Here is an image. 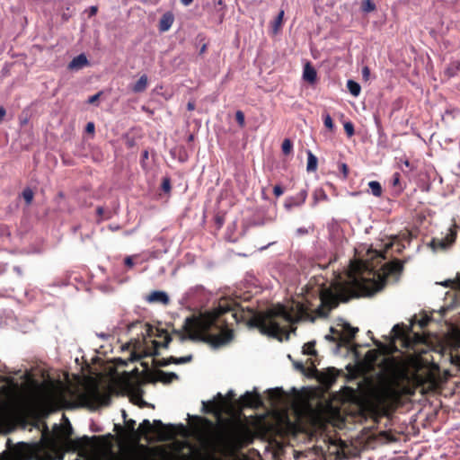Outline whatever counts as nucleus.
<instances>
[{"label": "nucleus", "instance_id": "1", "mask_svg": "<svg viewBox=\"0 0 460 460\" xmlns=\"http://www.w3.org/2000/svg\"><path fill=\"white\" fill-rule=\"evenodd\" d=\"M403 268L404 261L395 259L385 263L382 272L375 273L372 279L354 277L349 281L335 282L329 288H323L320 291L321 303L315 309L308 301L292 300L288 306L278 305L269 309L265 314L252 319L251 324L261 333L283 341L296 331L295 324L298 322L313 323L317 317H327L340 303L375 295L385 287L390 277L398 280Z\"/></svg>", "mask_w": 460, "mask_h": 460}, {"label": "nucleus", "instance_id": "2", "mask_svg": "<svg viewBox=\"0 0 460 460\" xmlns=\"http://www.w3.org/2000/svg\"><path fill=\"white\" fill-rule=\"evenodd\" d=\"M411 379L412 385L393 380L375 388L369 398L358 404L357 415L360 420L370 419L378 423L382 417L391 415L402 404V395H413L417 389L422 394L436 391L440 385L439 366L432 362L419 367Z\"/></svg>", "mask_w": 460, "mask_h": 460}, {"label": "nucleus", "instance_id": "3", "mask_svg": "<svg viewBox=\"0 0 460 460\" xmlns=\"http://www.w3.org/2000/svg\"><path fill=\"white\" fill-rule=\"evenodd\" d=\"M237 305L228 299H221L217 308L208 315H190L184 321L181 330H173L172 335L181 342L191 341L205 342L208 345H226L234 340V330L224 318L231 313L232 318L237 322Z\"/></svg>", "mask_w": 460, "mask_h": 460}, {"label": "nucleus", "instance_id": "4", "mask_svg": "<svg viewBox=\"0 0 460 460\" xmlns=\"http://www.w3.org/2000/svg\"><path fill=\"white\" fill-rule=\"evenodd\" d=\"M434 323L431 314L425 311L414 314L410 319V323H404L395 324L386 337L387 343L381 342L372 337L373 345H395L400 341L401 345H436L430 341L433 336L429 327ZM452 335L456 341V343H447V345H460V327L452 329ZM437 345H444L438 343Z\"/></svg>", "mask_w": 460, "mask_h": 460}, {"label": "nucleus", "instance_id": "5", "mask_svg": "<svg viewBox=\"0 0 460 460\" xmlns=\"http://www.w3.org/2000/svg\"><path fill=\"white\" fill-rule=\"evenodd\" d=\"M226 431L215 439L207 440L206 446L211 453L202 460H218L216 454L227 457L252 442L250 429L240 420H227Z\"/></svg>", "mask_w": 460, "mask_h": 460}, {"label": "nucleus", "instance_id": "6", "mask_svg": "<svg viewBox=\"0 0 460 460\" xmlns=\"http://www.w3.org/2000/svg\"><path fill=\"white\" fill-rule=\"evenodd\" d=\"M129 340L123 345H147V339L152 338V325L143 321H136L128 325Z\"/></svg>", "mask_w": 460, "mask_h": 460}, {"label": "nucleus", "instance_id": "7", "mask_svg": "<svg viewBox=\"0 0 460 460\" xmlns=\"http://www.w3.org/2000/svg\"><path fill=\"white\" fill-rule=\"evenodd\" d=\"M358 328L352 327L349 323H338L336 327L331 328V332L333 336H326L329 341H336V345H360L359 343L353 342Z\"/></svg>", "mask_w": 460, "mask_h": 460}, {"label": "nucleus", "instance_id": "8", "mask_svg": "<svg viewBox=\"0 0 460 460\" xmlns=\"http://www.w3.org/2000/svg\"><path fill=\"white\" fill-rule=\"evenodd\" d=\"M459 229V226L456 224L452 225L446 235L442 238H432V240L429 243V246L434 250H446L449 248L456 239L457 231Z\"/></svg>", "mask_w": 460, "mask_h": 460}, {"label": "nucleus", "instance_id": "9", "mask_svg": "<svg viewBox=\"0 0 460 460\" xmlns=\"http://www.w3.org/2000/svg\"><path fill=\"white\" fill-rule=\"evenodd\" d=\"M395 352H401L398 347H376V349H371L365 355L364 361L367 367H374L381 355H390Z\"/></svg>", "mask_w": 460, "mask_h": 460}, {"label": "nucleus", "instance_id": "10", "mask_svg": "<svg viewBox=\"0 0 460 460\" xmlns=\"http://www.w3.org/2000/svg\"><path fill=\"white\" fill-rule=\"evenodd\" d=\"M152 338L155 339L151 341V345H169L172 341V334L160 325H152Z\"/></svg>", "mask_w": 460, "mask_h": 460}, {"label": "nucleus", "instance_id": "11", "mask_svg": "<svg viewBox=\"0 0 460 460\" xmlns=\"http://www.w3.org/2000/svg\"><path fill=\"white\" fill-rule=\"evenodd\" d=\"M239 401L243 407L259 408L262 406L261 397L256 391L246 392L240 397Z\"/></svg>", "mask_w": 460, "mask_h": 460}, {"label": "nucleus", "instance_id": "12", "mask_svg": "<svg viewBox=\"0 0 460 460\" xmlns=\"http://www.w3.org/2000/svg\"><path fill=\"white\" fill-rule=\"evenodd\" d=\"M431 350L445 353L448 351L452 364L460 368V347H429Z\"/></svg>", "mask_w": 460, "mask_h": 460}, {"label": "nucleus", "instance_id": "13", "mask_svg": "<svg viewBox=\"0 0 460 460\" xmlns=\"http://www.w3.org/2000/svg\"><path fill=\"white\" fill-rule=\"evenodd\" d=\"M306 198L307 190L305 189L301 190L295 196L287 198L284 206L288 210H289L294 207H299L302 204H304L305 202Z\"/></svg>", "mask_w": 460, "mask_h": 460}, {"label": "nucleus", "instance_id": "14", "mask_svg": "<svg viewBox=\"0 0 460 460\" xmlns=\"http://www.w3.org/2000/svg\"><path fill=\"white\" fill-rule=\"evenodd\" d=\"M153 425L155 428L167 430V434L162 435L160 437V440L161 441L171 440V439H172L174 438V436H175V426L174 425H172V424H164L163 421L160 420H155L153 421Z\"/></svg>", "mask_w": 460, "mask_h": 460}, {"label": "nucleus", "instance_id": "15", "mask_svg": "<svg viewBox=\"0 0 460 460\" xmlns=\"http://www.w3.org/2000/svg\"><path fill=\"white\" fill-rule=\"evenodd\" d=\"M99 438H100L99 437H95V436H93L92 438H89L88 436H84V437L76 438V439L67 438L66 444H67V447L69 449L75 451V450H78L80 448L86 447L89 444L90 439H99Z\"/></svg>", "mask_w": 460, "mask_h": 460}, {"label": "nucleus", "instance_id": "16", "mask_svg": "<svg viewBox=\"0 0 460 460\" xmlns=\"http://www.w3.org/2000/svg\"><path fill=\"white\" fill-rule=\"evenodd\" d=\"M146 301L148 303H159L167 305L170 303V298L165 292L155 290L147 296Z\"/></svg>", "mask_w": 460, "mask_h": 460}, {"label": "nucleus", "instance_id": "17", "mask_svg": "<svg viewBox=\"0 0 460 460\" xmlns=\"http://www.w3.org/2000/svg\"><path fill=\"white\" fill-rule=\"evenodd\" d=\"M89 65V61L84 54H80L74 58L68 64L67 68L71 71H77Z\"/></svg>", "mask_w": 460, "mask_h": 460}, {"label": "nucleus", "instance_id": "18", "mask_svg": "<svg viewBox=\"0 0 460 460\" xmlns=\"http://www.w3.org/2000/svg\"><path fill=\"white\" fill-rule=\"evenodd\" d=\"M174 22V16L171 12H167L163 14L159 22V31H167Z\"/></svg>", "mask_w": 460, "mask_h": 460}, {"label": "nucleus", "instance_id": "19", "mask_svg": "<svg viewBox=\"0 0 460 460\" xmlns=\"http://www.w3.org/2000/svg\"><path fill=\"white\" fill-rule=\"evenodd\" d=\"M179 378L178 375L173 372H164L163 370H158L156 372V380L163 384H171L172 381L177 380Z\"/></svg>", "mask_w": 460, "mask_h": 460}, {"label": "nucleus", "instance_id": "20", "mask_svg": "<svg viewBox=\"0 0 460 460\" xmlns=\"http://www.w3.org/2000/svg\"><path fill=\"white\" fill-rule=\"evenodd\" d=\"M304 79L311 84H314L316 81L317 74L314 67L310 64L306 63L304 67V73H303Z\"/></svg>", "mask_w": 460, "mask_h": 460}, {"label": "nucleus", "instance_id": "21", "mask_svg": "<svg viewBox=\"0 0 460 460\" xmlns=\"http://www.w3.org/2000/svg\"><path fill=\"white\" fill-rule=\"evenodd\" d=\"M147 84H148V78L146 75H143L139 77V79L132 86V91L136 93H143L144 91H146Z\"/></svg>", "mask_w": 460, "mask_h": 460}, {"label": "nucleus", "instance_id": "22", "mask_svg": "<svg viewBox=\"0 0 460 460\" xmlns=\"http://www.w3.org/2000/svg\"><path fill=\"white\" fill-rule=\"evenodd\" d=\"M336 378L337 374L335 368H330L328 369V372L323 376L322 382L326 385L331 386L332 384L335 383Z\"/></svg>", "mask_w": 460, "mask_h": 460}, {"label": "nucleus", "instance_id": "23", "mask_svg": "<svg viewBox=\"0 0 460 460\" xmlns=\"http://www.w3.org/2000/svg\"><path fill=\"white\" fill-rule=\"evenodd\" d=\"M317 157L310 151H307V172H315L317 170Z\"/></svg>", "mask_w": 460, "mask_h": 460}, {"label": "nucleus", "instance_id": "24", "mask_svg": "<svg viewBox=\"0 0 460 460\" xmlns=\"http://www.w3.org/2000/svg\"><path fill=\"white\" fill-rule=\"evenodd\" d=\"M392 186L396 189L398 194L402 193L405 189V184L401 181L400 172H394L392 176Z\"/></svg>", "mask_w": 460, "mask_h": 460}, {"label": "nucleus", "instance_id": "25", "mask_svg": "<svg viewBox=\"0 0 460 460\" xmlns=\"http://www.w3.org/2000/svg\"><path fill=\"white\" fill-rule=\"evenodd\" d=\"M136 421L134 420H129L126 421V429L132 434L134 440H140V433L139 428L137 429H135Z\"/></svg>", "mask_w": 460, "mask_h": 460}, {"label": "nucleus", "instance_id": "26", "mask_svg": "<svg viewBox=\"0 0 460 460\" xmlns=\"http://www.w3.org/2000/svg\"><path fill=\"white\" fill-rule=\"evenodd\" d=\"M313 206H315L320 201L328 200V196L323 189H316L313 193Z\"/></svg>", "mask_w": 460, "mask_h": 460}, {"label": "nucleus", "instance_id": "27", "mask_svg": "<svg viewBox=\"0 0 460 460\" xmlns=\"http://www.w3.org/2000/svg\"><path fill=\"white\" fill-rule=\"evenodd\" d=\"M126 386L131 394H133L135 395H138V396L142 395V390L140 387V384L134 383L130 380H128L126 383Z\"/></svg>", "mask_w": 460, "mask_h": 460}, {"label": "nucleus", "instance_id": "28", "mask_svg": "<svg viewBox=\"0 0 460 460\" xmlns=\"http://www.w3.org/2000/svg\"><path fill=\"white\" fill-rule=\"evenodd\" d=\"M153 431V426L148 420H144L139 425V433L140 438L144 435H147L148 433Z\"/></svg>", "mask_w": 460, "mask_h": 460}, {"label": "nucleus", "instance_id": "29", "mask_svg": "<svg viewBox=\"0 0 460 460\" xmlns=\"http://www.w3.org/2000/svg\"><path fill=\"white\" fill-rule=\"evenodd\" d=\"M368 187L371 190V192L376 197H380L383 192V189L381 184L376 181H371L368 182Z\"/></svg>", "mask_w": 460, "mask_h": 460}, {"label": "nucleus", "instance_id": "30", "mask_svg": "<svg viewBox=\"0 0 460 460\" xmlns=\"http://www.w3.org/2000/svg\"><path fill=\"white\" fill-rule=\"evenodd\" d=\"M347 87L349 91V93L353 95V96H358L359 93H360V91H361V87L360 85L353 81V80H349L347 82Z\"/></svg>", "mask_w": 460, "mask_h": 460}, {"label": "nucleus", "instance_id": "31", "mask_svg": "<svg viewBox=\"0 0 460 460\" xmlns=\"http://www.w3.org/2000/svg\"><path fill=\"white\" fill-rule=\"evenodd\" d=\"M283 17H284V11L281 10L272 23V28H273L274 33H277L279 31V30L281 28L282 23H283Z\"/></svg>", "mask_w": 460, "mask_h": 460}, {"label": "nucleus", "instance_id": "32", "mask_svg": "<svg viewBox=\"0 0 460 460\" xmlns=\"http://www.w3.org/2000/svg\"><path fill=\"white\" fill-rule=\"evenodd\" d=\"M323 119L324 126L330 130L333 131L335 128V125L332 121V119L329 113H323Z\"/></svg>", "mask_w": 460, "mask_h": 460}, {"label": "nucleus", "instance_id": "33", "mask_svg": "<svg viewBox=\"0 0 460 460\" xmlns=\"http://www.w3.org/2000/svg\"><path fill=\"white\" fill-rule=\"evenodd\" d=\"M281 149L284 155H289L293 149V143L289 138L283 140Z\"/></svg>", "mask_w": 460, "mask_h": 460}, {"label": "nucleus", "instance_id": "34", "mask_svg": "<svg viewBox=\"0 0 460 460\" xmlns=\"http://www.w3.org/2000/svg\"><path fill=\"white\" fill-rule=\"evenodd\" d=\"M33 191L30 188H26L22 191V198L27 205H30L33 200Z\"/></svg>", "mask_w": 460, "mask_h": 460}, {"label": "nucleus", "instance_id": "35", "mask_svg": "<svg viewBox=\"0 0 460 460\" xmlns=\"http://www.w3.org/2000/svg\"><path fill=\"white\" fill-rule=\"evenodd\" d=\"M283 394V390L281 388H273L268 390V394L272 400H278L279 397H281Z\"/></svg>", "mask_w": 460, "mask_h": 460}, {"label": "nucleus", "instance_id": "36", "mask_svg": "<svg viewBox=\"0 0 460 460\" xmlns=\"http://www.w3.org/2000/svg\"><path fill=\"white\" fill-rule=\"evenodd\" d=\"M191 359H192V356L191 355H189V356H186V357H181V358L171 357L170 358V362L175 363V364H182V363L190 362Z\"/></svg>", "mask_w": 460, "mask_h": 460}, {"label": "nucleus", "instance_id": "37", "mask_svg": "<svg viewBox=\"0 0 460 460\" xmlns=\"http://www.w3.org/2000/svg\"><path fill=\"white\" fill-rule=\"evenodd\" d=\"M344 130L349 137H352L355 134L354 125L350 121H347L344 123Z\"/></svg>", "mask_w": 460, "mask_h": 460}, {"label": "nucleus", "instance_id": "38", "mask_svg": "<svg viewBox=\"0 0 460 460\" xmlns=\"http://www.w3.org/2000/svg\"><path fill=\"white\" fill-rule=\"evenodd\" d=\"M362 8H363V11L365 12H372L374 10H376V4H374V2L372 0H366L363 2V5H362Z\"/></svg>", "mask_w": 460, "mask_h": 460}, {"label": "nucleus", "instance_id": "39", "mask_svg": "<svg viewBox=\"0 0 460 460\" xmlns=\"http://www.w3.org/2000/svg\"><path fill=\"white\" fill-rule=\"evenodd\" d=\"M204 411L207 413H213L216 411V404L213 402H203Z\"/></svg>", "mask_w": 460, "mask_h": 460}, {"label": "nucleus", "instance_id": "40", "mask_svg": "<svg viewBox=\"0 0 460 460\" xmlns=\"http://www.w3.org/2000/svg\"><path fill=\"white\" fill-rule=\"evenodd\" d=\"M301 348H302V353L305 355L315 356L317 353L315 350V347H301Z\"/></svg>", "mask_w": 460, "mask_h": 460}, {"label": "nucleus", "instance_id": "41", "mask_svg": "<svg viewBox=\"0 0 460 460\" xmlns=\"http://www.w3.org/2000/svg\"><path fill=\"white\" fill-rule=\"evenodd\" d=\"M162 190L164 192H169L171 190V181L169 178H164L162 181Z\"/></svg>", "mask_w": 460, "mask_h": 460}, {"label": "nucleus", "instance_id": "42", "mask_svg": "<svg viewBox=\"0 0 460 460\" xmlns=\"http://www.w3.org/2000/svg\"><path fill=\"white\" fill-rule=\"evenodd\" d=\"M235 119L241 127L244 126V114L243 111H236Z\"/></svg>", "mask_w": 460, "mask_h": 460}, {"label": "nucleus", "instance_id": "43", "mask_svg": "<svg viewBox=\"0 0 460 460\" xmlns=\"http://www.w3.org/2000/svg\"><path fill=\"white\" fill-rule=\"evenodd\" d=\"M339 168L343 174V178L347 179L349 175V166L345 163H341L340 164Z\"/></svg>", "mask_w": 460, "mask_h": 460}, {"label": "nucleus", "instance_id": "44", "mask_svg": "<svg viewBox=\"0 0 460 460\" xmlns=\"http://www.w3.org/2000/svg\"><path fill=\"white\" fill-rule=\"evenodd\" d=\"M97 336L107 342H111V341L114 339V337L111 334L104 332L97 333Z\"/></svg>", "mask_w": 460, "mask_h": 460}, {"label": "nucleus", "instance_id": "45", "mask_svg": "<svg viewBox=\"0 0 460 460\" xmlns=\"http://www.w3.org/2000/svg\"><path fill=\"white\" fill-rule=\"evenodd\" d=\"M102 93V92H99L96 94L90 96L87 100V103L94 104L99 100Z\"/></svg>", "mask_w": 460, "mask_h": 460}, {"label": "nucleus", "instance_id": "46", "mask_svg": "<svg viewBox=\"0 0 460 460\" xmlns=\"http://www.w3.org/2000/svg\"><path fill=\"white\" fill-rule=\"evenodd\" d=\"M273 193L276 197H279L284 193V190L280 185H275L273 188Z\"/></svg>", "mask_w": 460, "mask_h": 460}, {"label": "nucleus", "instance_id": "47", "mask_svg": "<svg viewBox=\"0 0 460 460\" xmlns=\"http://www.w3.org/2000/svg\"><path fill=\"white\" fill-rule=\"evenodd\" d=\"M370 75V69L368 66H364L362 69V75L365 80H367Z\"/></svg>", "mask_w": 460, "mask_h": 460}, {"label": "nucleus", "instance_id": "48", "mask_svg": "<svg viewBox=\"0 0 460 460\" xmlns=\"http://www.w3.org/2000/svg\"><path fill=\"white\" fill-rule=\"evenodd\" d=\"M294 366L296 369L298 370H301V371H304L305 370V367H304V364L303 362L301 361H296L294 362Z\"/></svg>", "mask_w": 460, "mask_h": 460}, {"label": "nucleus", "instance_id": "49", "mask_svg": "<svg viewBox=\"0 0 460 460\" xmlns=\"http://www.w3.org/2000/svg\"><path fill=\"white\" fill-rule=\"evenodd\" d=\"M6 115V111L3 106H0V123L3 122L4 117Z\"/></svg>", "mask_w": 460, "mask_h": 460}, {"label": "nucleus", "instance_id": "50", "mask_svg": "<svg viewBox=\"0 0 460 460\" xmlns=\"http://www.w3.org/2000/svg\"><path fill=\"white\" fill-rule=\"evenodd\" d=\"M86 131L88 133H93L94 132V124L93 122H89L86 125Z\"/></svg>", "mask_w": 460, "mask_h": 460}, {"label": "nucleus", "instance_id": "51", "mask_svg": "<svg viewBox=\"0 0 460 460\" xmlns=\"http://www.w3.org/2000/svg\"><path fill=\"white\" fill-rule=\"evenodd\" d=\"M125 265L131 268L134 265L133 259L131 257H126L125 259Z\"/></svg>", "mask_w": 460, "mask_h": 460}, {"label": "nucleus", "instance_id": "52", "mask_svg": "<svg viewBox=\"0 0 460 460\" xmlns=\"http://www.w3.org/2000/svg\"><path fill=\"white\" fill-rule=\"evenodd\" d=\"M97 12H98V7L97 6H91L89 8V16L91 17V16L95 15L97 13Z\"/></svg>", "mask_w": 460, "mask_h": 460}, {"label": "nucleus", "instance_id": "53", "mask_svg": "<svg viewBox=\"0 0 460 460\" xmlns=\"http://www.w3.org/2000/svg\"><path fill=\"white\" fill-rule=\"evenodd\" d=\"M454 287L460 291V275L454 281Z\"/></svg>", "mask_w": 460, "mask_h": 460}, {"label": "nucleus", "instance_id": "54", "mask_svg": "<svg viewBox=\"0 0 460 460\" xmlns=\"http://www.w3.org/2000/svg\"><path fill=\"white\" fill-rule=\"evenodd\" d=\"M96 212H97L98 216L102 217L104 213V208L102 207H98L96 208Z\"/></svg>", "mask_w": 460, "mask_h": 460}, {"label": "nucleus", "instance_id": "55", "mask_svg": "<svg viewBox=\"0 0 460 460\" xmlns=\"http://www.w3.org/2000/svg\"><path fill=\"white\" fill-rule=\"evenodd\" d=\"M187 109H188L189 111H193V110H195V104H194V102H188V104H187Z\"/></svg>", "mask_w": 460, "mask_h": 460}, {"label": "nucleus", "instance_id": "56", "mask_svg": "<svg viewBox=\"0 0 460 460\" xmlns=\"http://www.w3.org/2000/svg\"><path fill=\"white\" fill-rule=\"evenodd\" d=\"M346 348L349 349L348 351L354 352L356 355H358L357 349L358 347L353 346V347H346Z\"/></svg>", "mask_w": 460, "mask_h": 460}, {"label": "nucleus", "instance_id": "57", "mask_svg": "<svg viewBox=\"0 0 460 460\" xmlns=\"http://www.w3.org/2000/svg\"><path fill=\"white\" fill-rule=\"evenodd\" d=\"M13 270L20 276L22 274V269L19 266L13 267Z\"/></svg>", "mask_w": 460, "mask_h": 460}, {"label": "nucleus", "instance_id": "58", "mask_svg": "<svg viewBox=\"0 0 460 460\" xmlns=\"http://www.w3.org/2000/svg\"><path fill=\"white\" fill-rule=\"evenodd\" d=\"M192 2L193 0H181V3L185 6L190 5Z\"/></svg>", "mask_w": 460, "mask_h": 460}, {"label": "nucleus", "instance_id": "59", "mask_svg": "<svg viewBox=\"0 0 460 460\" xmlns=\"http://www.w3.org/2000/svg\"><path fill=\"white\" fill-rule=\"evenodd\" d=\"M405 348H406V349H412L414 352L426 353V351H425V350H422V349H421V350H418V349H416V347H414V346H411V347H405Z\"/></svg>", "mask_w": 460, "mask_h": 460}, {"label": "nucleus", "instance_id": "60", "mask_svg": "<svg viewBox=\"0 0 460 460\" xmlns=\"http://www.w3.org/2000/svg\"><path fill=\"white\" fill-rule=\"evenodd\" d=\"M148 158V151L147 150H145L143 153H142V160H146Z\"/></svg>", "mask_w": 460, "mask_h": 460}, {"label": "nucleus", "instance_id": "61", "mask_svg": "<svg viewBox=\"0 0 460 460\" xmlns=\"http://www.w3.org/2000/svg\"><path fill=\"white\" fill-rule=\"evenodd\" d=\"M235 396V394L233 391H229L227 393V397L231 400Z\"/></svg>", "mask_w": 460, "mask_h": 460}, {"label": "nucleus", "instance_id": "62", "mask_svg": "<svg viewBox=\"0 0 460 460\" xmlns=\"http://www.w3.org/2000/svg\"><path fill=\"white\" fill-rule=\"evenodd\" d=\"M206 49H207V45H206V44H204V45L201 47V49H200V50H199V53H200V54H203V53L206 51Z\"/></svg>", "mask_w": 460, "mask_h": 460}, {"label": "nucleus", "instance_id": "63", "mask_svg": "<svg viewBox=\"0 0 460 460\" xmlns=\"http://www.w3.org/2000/svg\"><path fill=\"white\" fill-rule=\"evenodd\" d=\"M121 429H122V428H121L120 425L115 424L114 430L119 431V430H121Z\"/></svg>", "mask_w": 460, "mask_h": 460}, {"label": "nucleus", "instance_id": "64", "mask_svg": "<svg viewBox=\"0 0 460 460\" xmlns=\"http://www.w3.org/2000/svg\"><path fill=\"white\" fill-rule=\"evenodd\" d=\"M304 345H308V346H311V345H315V341H307L305 343H304Z\"/></svg>", "mask_w": 460, "mask_h": 460}]
</instances>
